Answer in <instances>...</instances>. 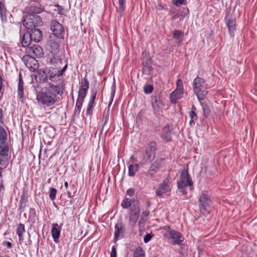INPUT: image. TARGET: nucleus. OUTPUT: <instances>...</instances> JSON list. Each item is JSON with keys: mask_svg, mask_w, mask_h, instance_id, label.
<instances>
[{"mask_svg": "<svg viewBox=\"0 0 257 257\" xmlns=\"http://www.w3.org/2000/svg\"><path fill=\"white\" fill-rule=\"evenodd\" d=\"M63 92V88L61 85H54L49 82L45 91H39L37 93V99L42 104L50 106L57 101V95H61Z\"/></svg>", "mask_w": 257, "mask_h": 257, "instance_id": "1", "label": "nucleus"}, {"mask_svg": "<svg viewBox=\"0 0 257 257\" xmlns=\"http://www.w3.org/2000/svg\"><path fill=\"white\" fill-rule=\"evenodd\" d=\"M193 90L198 99L201 101L206 97L207 91V84L204 79L200 77H196L193 81Z\"/></svg>", "mask_w": 257, "mask_h": 257, "instance_id": "2", "label": "nucleus"}, {"mask_svg": "<svg viewBox=\"0 0 257 257\" xmlns=\"http://www.w3.org/2000/svg\"><path fill=\"white\" fill-rule=\"evenodd\" d=\"M43 22L39 15H26L24 17L23 25L27 29H32L42 26Z\"/></svg>", "mask_w": 257, "mask_h": 257, "instance_id": "3", "label": "nucleus"}, {"mask_svg": "<svg viewBox=\"0 0 257 257\" xmlns=\"http://www.w3.org/2000/svg\"><path fill=\"white\" fill-rule=\"evenodd\" d=\"M211 203V199L208 194V192L204 191L202 192L199 198V207L202 213H209V209Z\"/></svg>", "mask_w": 257, "mask_h": 257, "instance_id": "4", "label": "nucleus"}, {"mask_svg": "<svg viewBox=\"0 0 257 257\" xmlns=\"http://www.w3.org/2000/svg\"><path fill=\"white\" fill-rule=\"evenodd\" d=\"M67 67L68 64L67 62H65V64L62 68H61V67H50L48 72L49 79L52 81H58L59 78L63 76Z\"/></svg>", "mask_w": 257, "mask_h": 257, "instance_id": "5", "label": "nucleus"}, {"mask_svg": "<svg viewBox=\"0 0 257 257\" xmlns=\"http://www.w3.org/2000/svg\"><path fill=\"white\" fill-rule=\"evenodd\" d=\"M193 184V181L189 176L188 171L185 170H183L180 175L179 180L177 182L178 189L182 190L181 191L184 193V189L188 186H192Z\"/></svg>", "mask_w": 257, "mask_h": 257, "instance_id": "6", "label": "nucleus"}, {"mask_svg": "<svg viewBox=\"0 0 257 257\" xmlns=\"http://www.w3.org/2000/svg\"><path fill=\"white\" fill-rule=\"evenodd\" d=\"M50 30L57 38L64 39L65 31L63 26L56 20H52L50 24Z\"/></svg>", "mask_w": 257, "mask_h": 257, "instance_id": "7", "label": "nucleus"}, {"mask_svg": "<svg viewBox=\"0 0 257 257\" xmlns=\"http://www.w3.org/2000/svg\"><path fill=\"white\" fill-rule=\"evenodd\" d=\"M171 189L172 181L171 179L168 178H166L156 190V195L158 196H162L164 194L170 192Z\"/></svg>", "mask_w": 257, "mask_h": 257, "instance_id": "8", "label": "nucleus"}, {"mask_svg": "<svg viewBox=\"0 0 257 257\" xmlns=\"http://www.w3.org/2000/svg\"><path fill=\"white\" fill-rule=\"evenodd\" d=\"M22 59L26 66L30 71L34 72L38 69V62L33 56L25 55L23 56Z\"/></svg>", "mask_w": 257, "mask_h": 257, "instance_id": "9", "label": "nucleus"}, {"mask_svg": "<svg viewBox=\"0 0 257 257\" xmlns=\"http://www.w3.org/2000/svg\"><path fill=\"white\" fill-rule=\"evenodd\" d=\"M156 144L154 142H151L147 147L145 154L146 158L144 157V159H146L145 162H151L153 161L156 155Z\"/></svg>", "mask_w": 257, "mask_h": 257, "instance_id": "10", "label": "nucleus"}, {"mask_svg": "<svg viewBox=\"0 0 257 257\" xmlns=\"http://www.w3.org/2000/svg\"><path fill=\"white\" fill-rule=\"evenodd\" d=\"M168 228L169 229L168 237L172 240V244H179L183 241L184 237L180 232L173 229H170L169 226H168Z\"/></svg>", "mask_w": 257, "mask_h": 257, "instance_id": "11", "label": "nucleus"}, {"mask_svg": "<svg viewBox=\"0 0 257 257\" xmlns=\"http://www.w3.org/2000/svg\"><path fill=\"white\" fill-rule=\"evenodd\" d=\"M44 11V8L38 3L33 4L25 8L26 15H38Z\"/></svg>", "mask_w": 257, "mask_h": 257, "instance_id": "12", "label": "nucleus"}, {"mask_svg": "<svg viewBox=\"0 0 257 257\" xmlns=\"http://www.w3.org/2000/svg\"><path fill=\"white\" fill-rule=\"evenodd\" d=\"M26 52L28 55L36 56L38 58H41L43 56L42 48L38 45H34L26 48Z\"/></svg>", "mask_w": 257, "mask_h": 257, "instance_id": "13", "label": "nucleus"}, {"mask_svg": "<svg viewBox=\"0 0 257 257\" xmlns=\"http://www.w3.org/2000/svg\"><path fill=\"white\" fill-rule=\"evenodd\" d=\"M125 229L124 225L121 221H117L114 226V239L115 241L123 237Z\"/></svg>", "mask_w": 257, "mask_h": 257, "instance_id": "14", "label": "nucleus"}, {"mask_svg": "<svg viewBox=\"0 0 257 257\" xmlns=\"http://www.w3.org/2000/svg\"><path fill=\"white\" fill-rule=\"evenodd\" d=\"M152 106L154 113H159L163 105L162 101L159 95H153L151 99Z\"/></svg>", "mask_w": 257, "mask_h": 257, "instance_id": "15", "label": "nucleus"}, {"mask_svg": "<svg viewBox=\"0 0 257 257\" xmlns=\"http://www.w3.org/2000/svg\"><path fill=\"white\" fill-rule=\"evenodd\" d=\"M97 94V90H92L91 91L90 99L86 109V115H91L93 113V109L95 106V99Z\"/></svg>", "mask_w": 257, "mask_h": 257, "instance_id": "16", "label": "nucleus"}, {"mask_svg": "<svg viewBox=\"0 0 257 257\" xmlns=\"http://www.w3.org/2000/svg\"><path fill=\"white\" fill-rule=\"evenodd\" d=\"M89 87V82L86 76L81 79V81L80 82L78 94L86 96Z\"/></svg>", "mask_w": 257, "mask_h": 257, "instance_id": "17", "label": "nucleus"}, {"mask_svg": "<svg viewBox=\"0 0 257 257\" xmlns=\"http://www.w3.org/2000/svg\"><path fill=\"white\" fill-rule=\"evenodd\" d=\"M30 31L28 32L30 34L32 40L36 43L39 42L42 38V33L38 28L32 29H28Z\"/></svg>", "mask_w": 257, "mask_h": 257, "instance_id": "18", "label": "nucleus"}, {"mask_svg": "<svg viewBox=\"0 0 257 257\" xmlns=\"http://www.w3.org/2000/svg\"><path fill=\"white\" fill-rule=\"evenodd\" d=\"M225 22L227 27L228 32L230 35L233 37L234 32L236 28V21L235 19H228L227 17L225 18Z\"/></svg>", "mask_w": 257, "mask_h": 257, "instance_id": "19", "label": "nucleus"}, {"mask_svg": "<svg viewBox=\"0 0 257 257\" xmlns=\"http://www.w3.org/2000/svg\"><path fill=\"white\" fill-rule=\"evenodd\" d=\"M50 63L52 65L55 67H61L63 63L62 59L61 58L59 53H52L50 58Z\"/></svg>", "mask_w": 257, "mask_h": 257, "instance_id": "20", "label": "nucleus"}, {"mask_svg": "<svg viewBox=\"0 0 257 257\" xmlns=\"http://www.w3.org/2000/svg\"><path fill=\"white\" fill-rule=\"evenodd\" d=\"M171 132L169 124H167L163 128L161 138L165 141L168 142L171 140Z\"/></svg>", "mask_w": 257, "mask_h": 257, "instance_id": "21", "label": "nucleus"}, {"mask_svg": "<svg viewBox=\"0 0 257 257\" xmlns=\"http://www.w3.org/2000/svg\"><path fill=\"white\" fill-rule=\"evenodd\" d=\"M197 109L194 105H192L191 110L189 112V115L190 117V121L189 122L190 125L192 126L195 125L198 120V116L196 113Z\"/></svg>", "mask_w": 257, "mask_h": 257, "instance_id": "22", "label": "nucleus"}, {"mask_svg": "<svg viewBox=\"0 0 257 257\" xmlns=\"http://www.w3.org/2000/svg\"><path fill=\"white\" fill-rule=\"evenodd\" d=\"M8 10L5 4V0L0 1V17L2 22L7 21Z\"/></svg>", "mask_w": 257, "mask_h": 257, "instance_id": "23", "label": "nucleus"}, {"mask_svg": "<svg viewBox=\"0 0 257 257\" xmlns=\"http://www.w3.org/2000/svg\"><path fill=\"white\" fill-rule=\"evenodd\" d=\"M86 96L80 94H78V98L76 101V105L75 107V113L79 114L82 106L83 105L84 99Z\"/></svg>", "mask_w": 257, "mask_h": 257, "instance_id": "24", "label": "nucleus"}, {"mask_svg": "<svg viewBox=\"0 0 257 257\" xmlns=\"http://www.w3.org/2000/svg\"><path fill=\"white\" fill-rule=\"evenodd\" d=\"M184 92L178 91L177 90H174L170 95V99L172 103H176L178 99H181L183 97Z\"/></svg>", "mask_w": 257, "mask_h": 257, "instance_id": "25", "label": "nucleus"}, {"mask_svg": "<svg viewBox=\"0 0 257 257\" xmlns=\"http://www.w3.org/2000/svg\"><path fill=\"white\" fill-rule=\"evenodd\" d=\"M33 41L31 37L30 34L28 32H25L22 37L21 44L23 47H29L31 45V42Z\"/></svg>", "mask_w": 257, "mask_h": 257, "instance_id": "26", "label": "nucleus"}, {"mask_svg": "<svg viewBox=\"0 0 257 257\" xmlns=\"http://www.w3.org/2000/svg\"><path fill=\"white\" fill-rule=\"evenodd\" d=\"M58 227V224L57 223H55L53 224V227L51 229L52 236L53 238L54 241L56 243L58 242L60 234V230Z\"/></svg>", "mask_w": 257, "mask_h": 257, "instance_id": "27", "label": "nucleus"}, {"mask_svg": "<svg viewBox=\"0 0 257 257\" xmlns=\"http://www.w3.org/2000/svg\"><path fill=\"white\" fill-rule=\"evenodd\" d=\"M140 211H130L129 213V223L130 224L134 226L136 223L139 216Z\"/></svg>", "mask_w": 257, "mask_h": 257, "instance_id": "28", "label": "nucleus"}, {"mask_svg": "<svg viewBox=\"0 0 257 257\" xmlns=\"http://www.w3.org/2000/svg\"><path fill=\"white\" fill-rule=\"evenodd\" d=\"M140 165L139 164H130L128 166V175L130 177H134L136 173L139 170Z\"/></svg>", "mask_w": 257, "mask_h": 257, "instance_id": "29", "label": "nucleus"}, {"mask_svg": "<svg viewBox=\"0 0 257 257\" xmlns=\"http://www.w3.org/2000/svg\"><path fill=\"white\" fill-rule=\"evenodd\" d=\"M36 77L40 82H44L47 80L48 75L43 69H40Z\"/></svg>", "mask_w": 257, "mask_h": 257, "instance_id": "30", "label": "nucleus"}, {"mask_svg": "<svg viewBox=\"0 0 257 257\" xmlns=\"http://www.w3.org/2000/svg\"><path fill=\"white\" fill-rule=\"evenodd\" d=\"M18 95L22 98L24 95V81L23 80L21 73H19V84H18Z\"/></svg>", "mask_w": 257, "mask_h": 257, "instance_id": "31", "label": "nucleus"}, {"mask_svg": "<svg viewBox=\"0 0 257 257\" xmlns=\"http://www.w3.org/2000/svg\"><path fill=\"white\" fill-rule=\"evenodd\" d=\"M25 232V228L24 224L22 223H19L17 225V234L19 236V239L20 241H23L24 240L23 238V233Z\"/></svg>", "mask_w": 257, "mask_h": 257, "instance_id": "32", "label": "nucleus"}, {"mask_svg": "<svg viewBox=\"0 0 257 257\" xmlns=\"http://www.w3.org/2000/svg\"><path fill=\"white\" fill-rule=\"evenodd\" d=\"M164 159H157L153 162L151 165L150 168L154 171L158 172L159 170L162 167V163Z\"/></svg>", "mask_w": 257, "mask_h": 257, "instance_id": "33", "label": "nucleus"}, {"mask_svg": "<svg viewBox=\"0 0 257 257\" xmlns=\"http://www.w3.org/2000/svg\"><path fill=\"white\" fill-rule=\"evenodd\" d=\"M50 47L51 54L60 53L59 45L57 42L51 40L50 41Z\"/></svg>", "mask_w": 257, "mask_h": 257, "instance_id": "34", "label": "nucleus"}, {"mask_svg": "<svg viewBox=\"0 0 257 257\" xmlns=\"http://www.w3.org/2000/svg\"><path fill=\"white\" fill-rule=\"evenodd\" d=\"M130 207V211H140L139 200L135 199H132V203Z\"/></svg>", "mask_w": 257, "mask_h": 257, "instance_id": "35", "label": "nucleus"}, {"mask_svg": "<svg viewBox=\"0 0 257 257\" xmlns=\"http://www.w3.org/2000/svg\"><path fill=\"white\" fill-rule=\"evenodd\" d=\"M125 1L118 0L119 7L117 8V12L119 14L120 17L122 16L125 9Z\"/></svg>", "mask_w": 257, "mask_h": 257, "instance_id": "36", "label": "nucleus"}, {"mask_svg": "<svg viewBox=\"0 0 257 257\" xmlns=\"http://www.w3.org/2000/svg\"><path fill=\"white\" fill-rule=\"evenodd\" d=\"M145 251L143 249V248L140 246H138L136 248L133 257H145Z\"/></svg>", "mask_w": 257, "mask_h": 257, "instance_id": "37", "label": "nucleus"}, {"mask_svg": "<svg viewBox=\"0 0 257 257\" xmlns=\"http://www.w3.org/2000/svg\"><path fill=\"white\" fill-rule=\"evenodd\" d=\"M132 200L128 198H124L121 204V206L123 208L126 209L131 206Z\"/></svg>", "mask_w": 257, "mask_h": 257, "instance_id": "38", "label": "nucleus"}, {"mask_svg": "<svg viewBox=\"0 0 257 257\" xmlns=\"http://www.w3.org/2000/svg\"><path fill=\"white\" fill-rule=\"evenodd\" d=\"M7 139V134L6 130L0 126V142L3 143Z\"/></svg>", "mask_w": 257, "mask_h": 257, "instance_id": "39", "label": "nucleus"}, {"mask_svg": "<svg viewBox=\"0 0 257 257\" xmlns=\"http://www.w3.org/2000/svg\"><path fill=\"white\" fill-rule=\"evenodd\" d=\"M184 36V33L178 30H175L173 32V37L174 39L179 40Z\"/></svg>", "mask_w": 257, "mask_h": 257, "instance_id": "40", "label": "nucleus"}, {"mask_svg": "<svg viewBox=\"0 0 257 257\" xmlns=\"http://www.w3.org/2000/svg\"><path fill=\"white\" fill-rule=\"evenodd\" d=\"M49 192V198L51 200H54L56 198L57 190L54 188H50Z\"/></svg>", "mask_w": 257, "mask_h": 257, "instance_id": "41", "label": "nucleus"}, {"mask_svg": "<svg viewBox=\"0 0 257 257\" xmlns=\"http://www.w3.org/2000/svg\"><path fill=\"white\" fill-rule=\"evenodd\" d=\"M175 90L184 92L183 82L180 79H178L176 81V88Z\"/></svg>", "mask_w": 257, "mask_h": 257, "instance_id": "42", "label": "nucleus"}, {"mask_svg": "<svg viewBox=\"0 0 257 257\" xmlns=\"http://www.w3.org/2000/svg\"><path fill=\"white\" fill-rule=\"evenodd\" d=\"M52 6H50L51 7ZM54 8L53 9V11L57 12V14L59 15H63V11L64 10V8L61 6L60 5L57 4L54 6H53Z\"/></svg>", "mask_w": 257, "mask_h": 257, "instance_id": "43", "label": "nucleus"}, {"mask_svg": "<svg viewBox=\"0 0 257 257\" xmlns=\"http://www.w3.org/2000/svg\"><path fill=\"white\" fill-rule=\"evenodd\" d=\"M201 104L202 106L204 115L205 117H207L210 112V108L207 104H203L202 102H201Z\"/></svg>", "mask_w": 257, "mask_h": 257, "instance_id": "44", "label": "nucleus"}, {"mask_svg": "<svg viewBox=\"0 0 257 257\" xmlns=\"http://www.w3.org/2000/svg\"><path fill=\"white\" fill-rule=\"evenodd\" d=\"M153 89V85L151 84L146 85L144 87V92L146 94H150L152 92Z\"/></svg>", "mask_w": 257, "mask_h": 257, "instance_id": "45", "label": "nucleus"}, {"mask_svg": "<svg viewBox=\"0 0 257 257\" xmlns=\"http://www.w3.org/2000/svg\"><path fill=\"white\" fill-rule=\"evenodd\" d=\"M157 172L156 171H154L153 170H152L150 167V168L149 169V170H148V171L146 173L145 175L147 177H148V178H150V179H152L154 176V175Z\"/></svg>", "mask_w": 257, "mask_h": 257, "instance_id": "46", "label": "nucleus"}, {"mask_svg": "<svg viewBox=\"0 0 257 257\" xmlns=\"http://www.w3.org/2000/svg\"><path fill=\"white\" fill-rule=\"evenodd\" d=\"M9 152V148L8 146H5L4 148H0V154L3 156L8 155Z\"/></svg>", "mask_w": 257, "mask_h": 257, "instance_id": "47", "label": "nucleus"}, {"mask_svg": "<svg viewBox=\"0 0 257 257\" xmlns=\"http://www.w3.org/2000/svg\"><path fill=\"white\" fill-rule=\"evenodd\" d=\"M153 236V234H151L150 233H147V234H146L145 235V236L144 237V241L145 243H148L149 241H150V240L152 239Z\"/></svg>", "mask_w": 257, "mask_h": 257, "instance_id": "48", "label": "nucleus"}, {"mask_svg": "<svg viewBox=\"0 0 257 257\" xmlns=\"http://www.w3.org/2000/svg\"><path fill=\"white\" fill-rule=\"evenodd\" d=\"M173 4L176 6H179L180 5H186V3L184 2V0H172Z\"/></svg>", "mask_w": 257, "mask_h": 257, "instance_id": "49", "label": "nucleus"}, {"mask_svg": "<svg viewBox=\"0 0 257 257\" xmlns=\"http://www.w3.org/2000/svg\"><path fill=\"white\" fill-rule=\"evenodd\" d=\"M135 194V189L134 188H130L126 191V195L130 197H132Z\"/></svg>", "mask_w": 257, "mask_h": 257, "instance_id": "50", "label": "nucleus"}, {"mask_svg": "<svg viewBox=\"0 0 257 257\" xmlns=\"http://www.w3.org/2000/svg\"><path fill=\"white\" fill-rule=\"evenodd\" d=\"M110 257H116V247L113 246L110 253Z\"/></svg>", "mask_w": 257, "mask_h": 257, "instance_id": "51", "label": "nucleus"}, {"mask_svg": "<svg viewBox=\"0 0 257 257\" xmlns=\"http://www.w3.org/2000/svg\"><path fill=\"white\" fill-rule=\"evenodd\" d=\"M3 245L4 246H6L8 248H11L13 247L12 243L9 241H4L3 242Z\"/></svg>", "mask_w": 257, "mask_h": 257, "instance_id": "52", "label": "nucleus"}, {"mask_svg": "<svg viewBox=\"0 0 257 257\" xmlns=\"http://www.w3.org/2000/svg\"><path fill=\"white\" fill-rule=\"evenodd\" d=\"M114 93H115V89H113L112 91V92H111V98H110V100L109 101V104H108V106H110V105L111 104L112 102V101H113V97H114Z\"/></svg>", "mask_w": 257, "mask_h": 257, "instance_id": "53", "label": "nucleus"}, {"mask_svg": "<svg viewBox=\"0 0 257 257\" xmlns=\"http://www.w3.org/2000/svg\"><path fill=\"white\" fill-rule=\"evenodd\" d=\"M157 11H161L164 9V7L161 4H158L156 7Z\"/></svg>", "mask_w": 257, "mask_h": 257, "instance_id": "54", "label": "nucleus"}, {"mask_svg": "<svg viewBox=\"0 0 257 257\" xmlns=\"http://www.w3.org/2000/svg\"><path fill=\"white\" fill-rule=\"evenodd\" d=\"M137 161V159L136 158L134 157V156H131V157L130 159L129 162L128 163H134Z\"/></svg>", "mask_w": 257, "mask_h": 257, "instance_id": "55", "label": "nucleus"}, {"mask_svg": "<svg viewBox=\"0 0 257 257\" xmlns=\"http://www.w3.org/2000/svg\"><path fill=\"white\" fill-rule=\"evenodd\" d=\"M150 214V211L148 210H146L142 212V215L145 217L148 216Z\"/></svg>", "mask_w": 257, "mask_h": 257, "instance_id": "56", "label": "nucleus"}, {"mask_svg": "<svg viewBox=\"0 0 257 257\" xmlns=\"http://www.w3.org/2000/svg\"><path fill=\"white\" fill-rule=\"evenodd\" d=\"M67 195L68 198H71L72 195H71V193L69 191H67Z\"/></svg>", "mask_w": 257, "mask_h": 257, "instance_id": "57", "label": "nucleus"}, {"mask_svg": "<svg viewBox=\"0 0 257 257\" xmlns=\"http://www.w3.org/2000/svg\"><path fill=\"white\" fill-rule=\"evenodd\" d=\"M30 213H33V214H35V209H34V208H32H32H31V209H30Z\"/></svg>", "mask_w": 257, "mask_h": 257, "instance_id": "58", "label": "nucleus"}, {"mask_svg": "<svg viewBox=\"0 0 257 257\" xmlns=\"http://www.w3.org/2000/svg\"><path fill=\"white\" fill-rule=\"evenodd\" d=\"M151 67H146V66H145V67L143 68V71L144 72H145V71H146V70H147V69H148L150 70L151 69Z\"/></svg>", "mask_w": 257, "mask_h": 257, "instance_id": "59", "label": "nucleus"}, {"mask_svg": "<svg viewBox=\"0 0 257 257\" xmlns=\"http://www.w3.org/2000/svg\"><path fill=\"white\" fill-rule=\"evenodd\" d=\"M3 116V110L2 109L0 108V120L2 119Z\"/></svg>", "mask_w": 257, "mask_h": 257, "instance_id": "60", "label": "nucleus"}, {"mask_svg": "<svg viewBox=\"0 0 257 257\" xmlns=\"http://www.w3.org/2000/svg\"><path fill=\"white\" fill-rule=\"evenodd\" d=\"M23 201H24V198H23V196H22L21 197V198L20 200V203L21 204V206L22 205Z\"/></svg>", "mask_w": 257, "mask_h": 257, "instance_id": "61", "label": "nucleus"}, {"mask_svg": "<svg viewBox=\"0 0 257 257\" xmlns=\"http://www.w3.org/2000/svg\"><path fill=\"white\" fill-rule=\"evenodd\" d=\"M64 186H65V187L66 189H67V188H68V182H65L64 183Z\"/></svg>", "mask_w": 257, "mask_h": 257, "instance_id": "62", "label": "nucleus"}, {"mask_svg": "<svg viewBox=\"0 0 257 257\" xmlns=\"http://www.w3.org/2000/svg\"><path fill=\"white\" fill-rule=\"evenodd\" d=\"M147 205H148V206L149 207V206H150V205H151V202H150V201H147Z\"/></svg>", "mask_w": 257, "mask_h": 257, "instance_id": "63", "label": "nucleus"}, {"mask_svg": "<svg viewBox=\"0 0 257 257\" xmlns=\"http://www.w3.org/2000/svg\"><path fill=\"white\" fill-rule=\"evenodd\" d=\"M62 225H63V223H61L60 225V227H61Z\"/></svg>", "mask_w": 257, "mask_h": 257, "instance_id": "64", "label": "nucleus"}]
</instances>
